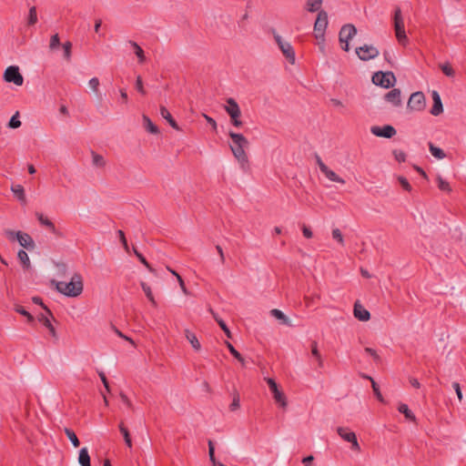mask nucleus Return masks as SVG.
I'll return each mask as SVG.
<instances>
[{
    "mask_svg": "<svg viewBox=\"0 0 466 466\" xmlns=\"http://www.w3.org/2000/svg\"><path fill=\"white\" fill-rule=\"evenodd\" d=\"M228 136L232 140L231 151L240 163L241 167L245 169L248 165V156L245 152V148L248 146V141L242 134L229 131Z\"/></svg>",
    "mask_w": 466,
    "mask_h": 466,
    "instance_id": "1",
    "label": "nucleus"
},
{
    "mask_svg": "<svg viewBox=\"0 0 466 466\" xmlns=\"http://www.w3.org/2000/svg\"><path fill=\"white\" fill-rule=\"evenodd\" d=\"M56 289L67 297H77L83 292L82 277L79 274H75L69 282L58 281Z\"/></svg>",
    "mask_w": 466,
    "mask_h": 466,
    "instance_id": "2",
    "label": "nucleus"
},
{
    "mask_svg": "<svg viewBox=\"0 0 466 466\" xmlns=\"http://www.w3.org/2000/svg\"><path fill=\"white\" fill-rule=\"evenodd\" d=\"M393 25L398 42L402 46H406L408 43V37L405 32L404 19L400 7H397L394 11Z\"/></svg>",
    "mask_w": 466,
    "mask_h": 466,
    "instance_id": "3",
    "label": "nucleus"
},
{
    "mask_svg": "<svg viewBox=\"0 0 466 466\" xmlns=\"http://www.w3.org/2000/svg\"><path fill=\"white\" fill-rule=\"evenodd\" d=\"M372 83L384 88L391 87L396 83V77L390 71L388 72H376L372 76Z\"/></svg>",
    "mask_w": 466,
    "mask_h": 466,
    "instance_id": "4",
    "label": "nucleus"
},
{
    "mask_svg": "<svg viewBox=\"0 0 466 466\" xmlns=\"http://www.w3.org/2000/svg\"><path fill=\"white\" fill-rule=\"evenodd\" d=\"M225 110L230 116V120L233 126L240 127L243 125L242 121L239 119L241 116L239 106L234 98L229 97L227 99Z\"/></svg>",
    "mask_w": 466,
    "mask_h": 466,
    "instance_id": "5",
    "label": "nucleus"
},
{
    "mask_svg": "<svg viewBox=\"0 0 466 466\" xmlns=\"http://www.w3.org/2000/svg\"><path fill=\"white\" fill-rule=\"evenodd\" d=\"M3 78L5 82L13 83L18 86H21L24 83V77L17 66H8L4 72Z\"/></svg>",
    "mask_w": 466,
    "mask_h": 466,
    "instance_id": "6",
    "label": "nucleus"
},
{
    "mask_svg": "<svg viewBox=\"0 0 466 466\" xmlns=\"http://www.w3.org/2000/svg\"><path fill=\"white\" fill-rule=\"evenodd\" d=\"M328 26V14L325 11H319L314 24V34L317 39L324 40V34Z\"/></svg>",
    "mask_w": 466,
    "mask_h": 466,
    "instance_id": "7",
    "label": "nucleus"
},
{
    "mask_svg": "<svg viewBox=\"0 0 466 466\" xmlns=\"http://www.w3.org/2000/svg\"><path fill=\"white\" fill-rule=\"evenodd\" d=\"M357 29L351 24H347L343 25L339 31V41L341 43H345V46H342V49L346 52L350 50L349 41L356 35Z\"/></svg>",
    "mask_w": 466,
    "mask_h": 466,
    "instance_id": "8",
    "label": "nucleus"
},
{
    "mask_svg": "<svg viewBox=\"0 0 466 466\" xmlns=\"http://www.w3.org/2000/svg\"><path fill=\"white\" fill-rule=\"evenodd\" d=\"M275 40L281 50L284 56L288 59V61L291 64H295V51L292 47V46L289 42H285L282 40L281 36L279 35H275Z\"/></svg>",
    "mask_w": 466,
    "mask_h": 466,
    "instance_id": "9",
    "label": "nucleus"
},
{
    "mask_svg": "<svg viewBox=\"0 0 466 466\" xmlns=\"http://www.w3.org/2000/svg\"><path fill=\"white\" fill-rule=\"evenodd\" d=\"M356 54L360 60L368 61L377 57L380 52L378 48L373 46L364 45L356 48Z\"/></svg>",
    "mask_w": 466,
    "mask_h": 466,
    "instance_id": "10",
    "label": "nucleus"
},
{
    "mask_svg": "<svg viewBox=\"0 0 466 466\" xmlns=\"http://www.w3.org/2000/svg\"><path fill=\"white\" fill-rule=\"evenodd\" d=\"M426 100L422 92H415L411 94L409 101L408 107L414 111H422L425 108Z\"/></svg>",
    "mask_w": 466,
    "mask_h": 466,
    "instance_id": "11",
    "label": "nucleus"
},
{
    "mask_svg": "<svg viewBox=\"0 0 466 466\" xmlns=\"http://www.w3.org/2000/svg\"><path fill=\"white\" fill-rule=\"evenodd\" d=\"M370 132L376 137L385 138H391L397 133L396 129L390 125H385L383 127L373 126L370 127Z\"/></svg>",
    "mask_w": 466,
    "mask_h": 466,
    "instance_id": "12",
    "label": "nucleus"
},
{
    "mask_svg": "<svg viewBox=\"0 0 466 466\" xmlns=\"http://www.w3.org/2000/svg\"><path fill=\"white\" fill-rule=\"evenodd\" d=\"M337 432L345 441L350 442L352 444V450L360 451V445L356 434L353 431H350L348 428L339 427L337 429Z\"/></svg>",
    "mask_w": 466,
    "mask_h": 466,
    "instance_id": "13",
    "label": "nucleus"
},
{
    "mask_svg": "<svg viewBox=\"0 0 466 466\" xmlns=\"http://www.w3.org/2000/svg\"><path fill=\"white\" fill-rule=\"evenodd\" d=\"M267 383L268 385L269 390H271V392L273 394V398H274L275 401L277 403H279L281 407H283V408L286 407L287 406L286 397L283 394V392L279 390L276 381L273 379L268 378V379H267Z\"/></svg>",
    "mask_w": 466,
    "mask_h": 466,
    "instance_id": "14",
    "label": "nucleus"
},
{
    "mask_svg": "<svg viewBox=\"0 0 466 466\" xmlns=\"http://www.w3.org/2000/svg\"><path fill=\"white\" fill-rule=\"evenodd\" d=\"M35 216L40 225L45 227L50 233L54 234L56 238H64L63 233L56 228L55 224L47 217L42 213H36Z\"/></svg>",
    "mask_w": 466,
    "mask_h": 466,
    "instance_id": "15",
    "label": "nucleus"
},
{
    "mask_svg": "<svg viewBox=\"0 0 466 466\" xmlns=\"http://www.w3.org/2000/svg\"><path fill=\"white\" fill-rule=\"evenodd\" d=\"M16 235H17L16 240L18 241L20 246H22L23 248L29 249V250L35 248V241L29 234H27L25 232L18 231V234H16Z\"/></svg>",
    "mask_w": 466,
    "mask_h": 466,
    "instance_id": "16",
    "label": "nucleus"
},
{
    "mask_svg": "<svg viewBox=\"0 0 466 466\" xmlns=\"http://www.w3.org/2000/svg\"><path fill=\"white\" fill-rule=\"evenodd\" d=\"M384 98L394 106H400L401 105V92L398 88H393L388 92Z\"/></svg>",
    "mask_w": 466,
    "mask_h": 466,
    "instance_id": "17",
    "label": "nucleus"
},
{
    "mask_svg": "<svg viewBox=\"0 0 466 466\" xmlns=\"http://www.w3.org/2000/svg\"><path fill=\"white\" fill-rule=\"evenodd\" d=\"M431 96L433 100V106L431 109V114L433 116H439L443 111L442 102L438 91L433 90L431 92Z\"/></svg>",
    "mask_w": 466,
    "mask_h": 466,
    "instance_id": "18",
    "label": "nucleus"
},
{
    "mask_svg": "<svg viewBox=\"0 0 466 466\" xmlns=\"http://www.w3.org/2000/svg\"><path fill=\"white\" fill-rule=\"evenodd\" d=\"M49 317H52V314L48 313H41L38 315V321L41 322L46 329H48L50 335L54 338L56 337V332L55 327L52 325Z\"/></svg>",
    "mask_w": 466,
    "mask_h": 466,
    "instance_id": "19",
    "label": "nucleus"
},
{
    "mask_svg": "<svg viewBox=\"0 0 466 466\" xmlns=\"http://www.w3.org/2000/svg\"><path fill=\"white\" fill-rule=\"evenodd\" d=\"M354 316L360 321H367L370 318V312L358 303L354 305Z\"/></svg>",
    "mask_w": 466,
    "mask_h": 466,
    "instance_id": "20",
    "label": "nucleus"
},
{
    "mask_svg": "<svg viewBox=\"0 0 466 466\" xmlns=\"http://www.w3.org/2000/svg\"><path fill=\"white\" fill-rule=\"evenodd\" d=\"M11 191L14 193L15 197L21 202V204H26V198L25 194V189L22 185L16 184L11 187Z\"/></svg>",
    "mask_w": 466,
    "mask_h": 466,
    "instance_id": "21",
    "label": "nucleus"
},
{
    "mask_svg": "<svg viewBox=\"0 0 466 466\" xmlns=\"http://www.w3.org/2000/svg\"><path fill=\"white\" fill-rule=\"evenodd\" d=\"M159 110L161 116L165 118L174 129L180 130V127H178L177 123L164 106H161Z\"/></svg>",
    "mask_w": 466,
    "mask_h": 466,
    "instance_id": "22",
    "label": "nucleus"
},
{
    "mask_svg": "<svg viewBox=\"0 0 466 466\" xmlns=\"http://www.w3.org/2000/svg\"><path fill=\"white\" fill-rule=\"evenodd\" d=\"M323 0H307L305 9L309 13L319 12L321 10Z\"/></svg>",
    "mask_w": 466,
    "mask_h": 466,
    "instance_id": "23",
    "label": "nucleus"
},
{
    "mask_svg": "<svg viewBox=\"0 0 466 466\" xmlns=\"http://www.w3.org/2000/svg\"><path fill=\"white\" fill-rule=\"evenodd\" d=\"M185 336H186V339L188 340V342L190 343V345L192 346V348L195 350H197V351L200 350L201 345H200L195 333L191 332L189 329H186Z\"/></svg>",
    "mask_w": 466,
    "mask_h": 466,
    "instance_id": "24",
    "label": "nucleus"
},
{
    "mask_svg": "<svg viewBox=\"0 0 466 466\" xmlns=\"http://www.w3.org/2000/svg\"><path fill=\"white\" fill-rule=\"evenodd\" d=\"M329 180L332 182H337L340 184H345V180L339 177L333 170L329 169L328 167L324 168L321 172Z\"/></svg>",
    "mask_w": 466,
    "mask_h": 466,
    "instance_id": "25",
    "label": "nucleus"
},
{
    "mask_svg": "<svg viewBox=\"0 0 466 466\" xmlns=\"http://www.w3.org/2000/svg\"><path fill=\"white\" fill-rule=\"evenodd\" d=\"M78 462L81 466H91L87 448L84 447L79 451Z\"/></svg>",
    "mask_w": 466,
    "mask_h": 466,
    "instance_id": "26",
    "label": "nucleus"
},
{
    "mask_svg": "<svg viewBox=\"0 0 466 466\" xmlns=\"http://www.w3.org/2000/svg\"><path fill=\"white\" fill-rule=\"evenodd\" d=\"M128 44L133 47L135 55L138 58V62L143 64L146 61L144 50L134 41H129Z\"/></svg>",
    "mask_w": 466,
    "mask_h": 466,
    "instance_id": "27",
    "label": "nucleus"
},
{
    "mask_svg": "<svg viewBox=\"0 0 466 466\" xmlns=\"http://www.w3.org/2000/svg\"><path fill=\"white\" fill-rule=\"evenodd\" d=\"M143 123H144V127L147 132H149L151 134H158L159 133L157 127L146 115L143 116Z\"/></svg>",
    "mask_w": 466,
    "mask_h": 466,
    "instance_id": "28",
    "label": "nucleus"
},
{
    "mask_svg": "<svg viewBox=\"0 0 466 466\" xmlns=\"http://www.w3.org/2000/svg\"><path fill=\"white\" fill-rule=\"evenodd\" d=\"M398 410L402 413L405 418L410 421H415L416 417L413 412L409 409L407 404L401 403L398 407Z\"/></svg>",
    "mask_w": 466,
    "mask_h": 466,
    "instance_id": "29",
    "label": "nucleus"
},
{
    "mask_svg": "<svg viewBox=\"0 0 466 466\" xmlns=\"http://www.w3.org/2000/svg\"><path fill=\"white\" fill-rule=\"evenodd\" d=\"M17 258L25 269H28L31 267L29 257L24 249L18 251Z\"/></svg>",
    "mask_w": 466,
    "mask_h": 466,
    "instance_id": "30",
    "label": "nucleus"
},
{
    "mask_svg": "<svg viewBox=\"0 0 466 466\" xmlns=\"http://www.w3.org/2000/svg\"><path fill=\"white\" fill-rule=\"evenodd\" d=\"M92 156V164L96 167H104L106 166V160L102 155L96 153L95 151L91 152Z\"/></svg>",
    "mask_w": 466,
    "mask_h": 466,
    "instance_id": "31",
    "label": "nucleus"
},
{
    "mask_svg": "<svg viewBox=\"0 0 466 466\" xmlns=\"http://www.w3.org/2000/svg\"><path fill=\"white\" fill-rule=\"evenodd\" d=\"M270 315L281 320L283 324L290 326L288 317L281 310L278 309H271Z\"/></svg>",
    "mask_w": 466,
    "mask_h": 466,
    "instance_id": "32",
    "label": "nucleus"
},
{
    "mask_svg": "<svg viewBox=\"0 0 466 466\" xmlns=\"http://www.w3.org/2000/svg\"><path fill=\"white\" fill-rule=\"evenodd\" d=\"M141 288L143 289V291L145 292V295L147 296V298L148 299V300L151 302V304L156 307L157 306V301L153 296V293H152V290H151V288L145 282H141Z\"/></svg>",
    "mask_w": 466,
    "mask_h": 466,
    "instance_id": "33",
    "label": "nucleus"
},
{
    "mask_svg": "<svg viewBox=\"0 0 466 466\" xmlns=\"http://www.w3.org/2000/svg\"><path fill=\"white\" fill-rule=\"evenodd\" d=\"M65 433L75 448L79 447L80 441L76 433L68 428H65Z\"/></svg>",
    "mask_w": 466,
    "mask_h": 466,
    "instance_id": "34",
    "label": "nucleus"
},
{
    "mask_svg": "<svg viewBox=\"0 0 466 466\" xmlns=\"http://www.w3.org/2000/svg\"><path fill=\"white\" fill-rule=\"evenodd\" d=\"M429 149L434 157L438 159H442L445 157V153L443 152V150L440 147H435L432 143L429 144Z\"/></svg>",
    "mask_w": 466,
    "mask_h": 466,
    "instance_id": "35",
    "label": "nucleus"
},
{
    "mask_svg": "<svg viewBox=\"0 0 466 466\" xmlns=\"http://www.w3.org/2000/svg\"><path fill=\"white\" fill-rule=\"evenodd\" d=\"M119 430H120V432L122 433V435L124 437L125 443L127 444V446L128 448H132V441H131V437H130L129 431L124 426V424L122 422L119 424Z\"/></svg>",
    "mask_w": 466,
    "mask_h": 466,
    "instance_id": "36",
    "label": "nucleus"
},
{
    "mask_svg": "<svg viewBox=\"0 0 466 466\" xmlns=\"http://www.w3.org/2000/svg\"><path fill=\"white\" fill-rule=\"evenodd\" d=\"M227 348L228 349L229 352L242 364V366H245V360L241 354L233 347V345L226 341Z\"/></svg>",
    "mask_w": 466,
    "mask_h": 466,
    "instance_id": "37",
    "label": "nucleus"
},
{
    "mask_svg": "<svg viewBox=\"0 0 466 466\" xmlns=\"http://www.w3.org/2000/svg\"><path fill=\"white\" fill-rule=\"evenodd\" d=\"M63 56L66 61L71 60L72 56V43L70 41H66L63 44Z\"/></svg>",
    "mask_w": 466,
    "mask_h": 466,
    "instance_id": "38",
    "label": "nucleus"
},
{
    "mask_svg": "<svg viewBox=\"0 0 466 466\" xmlns=\"http://www.w3.org/2000/svg\"><path fill=\"white\" fill-rule=\"evenodd\" d=\"M438 187L441 191L451 192V187L448 181L444 180L441 176L437 177Z\"/></svg>",
    "mask_w": 466,
    "mask_h": 466,
    "instance_id": "39",
    "label": "nucleus"
},
{
    "mask_svg": "<svg viewBox=\"0 0 466 466\" xmlns=\"http://www.w3.org/2000/svg\"><path fill=\"white\" fill-rule=\"evenodd\" d=\"M440 68L442 73L449 77H453L455 75L453 68L449 63L441 64Z\"/></svg>",
    "mask_w": 466,
    "mask_h": 466,
    "instance_id": "40",
    "label": "nucleus"
},
{
    "mask_svg": "<svg viewBox=\"0 0 466 466\" xmlns=\"http://www.w3.org/2000/svg\"><path fill=\"white\" fill-rule=\"evenodd\" d=\"M15 309L17 313L25 317L28 322L34 321V317L24 307L17 305Z\"/></svg>",
    "mask_w": 466,
    "mask_h": 466,
    "instance_id": "41",
    "label": "nucleus"
},
{
    "mask_svg": "<svg viewBox=\"0 0 466 466\" xmlns=\"http://www.w3.org/2000/svg\"><path fill=\"white\" fill-rule=\"evenodd\" d=\"M36 22H37L36 8L35 6H32L29 9L28 25H35Z\"/></svg>",
    "mask_w": 466,
    "mask_h": 466,
    "instance_id": "42",
    "label": "nucleus"
},
{
    "mask_svg": "<svg viewBox=\"0 0 466 466\" xmlns=\"http://www.w3.org/2000/svg\"><path fill=\"white\" fill-rule=\"evenodd\" d=\"M116 234L119 238V240L121 241L122 245H123V248L124 249L127 251V252H129V247H128V244H127V238H126V236H125V233L123 230L121 229H118L116 231Z\"/></svg>",
    "mask_w": 466,
    "mask_h": 466,
    "instance_id": "43",
    "label": "nucleus"
},
{
    "mask_svg": "<svg viewBox=\"0 0 466 466\" xmlns=\"http://www.w3.org/2000/svg\"><path fill=\"white\" fill-rule=\"evenodd\" d=\"M363 378L368 379V380H370L371 381L373 391L375 392L377 398L380 401H382L383 398H382V396H381V394L380 392V390H379V387H378L377 383L373 380V379L371 377H370V376H367V375H363Z\"/></svg>",
    "mask_w": 466,
    "mask_h": 466,
    "instance_id": "44",
    "label": "nucleus"
},
{
    "mask_svg": "<svg viewBox=\"0 0 466 466\" xmlns=\"http://www.w3.org/2000/svg\"><path fill=\"white\" fill-rule=\"evenodd\" d=\"M395 159L399 162V163H402V162H405L406 160V154L402 151V150H400V149H394L393 152H392Z\"/></svg>",
    "mask_w": 466,
    "mask_h": 466,
    "instance_id": "45",
    "label": "nucleus"
},
{
    "mask_svg": "<svg viewBox=\"0 0 466 466\" xmlns=\"http://www.w3.org/2000/svg\"><path fill=\"white\" fill-rule=\"evenodd\" d=\"M19 113L16 112L10 119L9 121V127L11 128H17L21 126V121L18 119Z\"/></svg>",
    "mask_w": 466,
    "mask_h": 466,
    "instance_id": "46",
    "label": "nucleus"
},
{
    "mask_svg": "<svg viewBox=\"0 0 466 466\" xmlns=\"http://www.w3.org/2000/svg\"><path fill=\"white\" fill-rule=\"evenodd\" d=\"M332 238L337 240L341 246L344 245L343 236L339 228H334L332 230Z\"/></svg>",
    "mask_w": 466,
    "mask_h": 466,
    "instance_id": "47",
    "label": "nucleus"
},
{
    "mask_svg": "<svg viewBox=\"0 0 466 466\" xmlns=\"http://www.w3.org/2000/svg\"><path fill=\"white\" fill-rule=\"evenodd\" d=\"M60 45V39L58 34H55L51 36L49 47L50 49H56Z\"/></svg>",
    "mask_w": 466,
    "mask_h": 466,
    "instance_id": "48",
    "label": "nucleus"
},
{
    "mask_svg": "<svg viewBox=\"0 0 466 466\" xmlns=\"http://www.w3.org/2000/svg\"><path fill=\"white\" fill-rule=\"evenodd\" d=\"M133 251L135 253V255L137 257V258L139 259V261L145 265L149 270H151V267L149 265V263L147 261V259L145 258V257L139 253L136 248H133Z\"/></svg>",
    "mask_w": 466,
    "mask_h": 466,
    "instance_id": "49",
    "label": "nucleus"
},
{
    "mask_svg": "<svg viewBox=\"0 0 466 466\" xmlns=\"http://www.w3.org/2000/svg\"><path fill=\"white\" fill-rule=\"evenodd\" d=\"M99 84V79L97 77H92L88 82L90 88L96 93L98 91Z\"/></svg>",
    "mask_w": 466,
    "mask_h": 466,
    "instance_id": "50",
    "label": "nucleus"
},
{
    "mask_svg": "<svg viewBox=\"0 0 466 466\" xmlns=\"http://www.w3.org/2000/svg\"><path fill=\"white\" fill-rule=\"evenodd\" d=\"M4 234L10 241H14V240L17 239L16 234H18V231H14L11 229H5Z\"/></svg>",
    "mask_w": 466,
    "mask_h": 466,
    "instance_id": "51",
    "label": "nucleus"
},
{
    "mask_svg": "<svg viewBox=\"0 0 466 466\" xmlns=\"http://www.w3.org/2000/svg\"><path fill=\"white\" fill-rule=\"evenodd\" d=\"M136 88L137 90V92H139L141 95H145L146 94V90L143 86V81H142V78L140 76H138L137 77V80H136Z\"/></svg>",
    "mask_w": 466,
    "mask_h": 466,
    "instance_id": "52",
    "label": "nucleus"
},
{
    "mask_svg": "<svg viewBox=\"0 0 466 466\" xmlns=\"http://www.w3.org/2000/svg\"><path fill=\"white\" fill-rule=\"evenodd\" d=\"M398 179H399L400 184L403 187V189H405L407 191H410L411 190V186L409 183V181L407 180V178H405L404 177H399Z\"/></svg>",
    "mask_w": 466,
    "mask_h": 466,
    "instance_id": "53",
    "label": "nucleus"
},
{
    "mask_svg": "<svg viewBox=\"0 0 466 466\" xmlns=\"http://www.w3.org/2000/svg\"><path fill=\"white\" fill-rule=\"evenodd\" d=\"M218 325L222 329V330L225 332L226 336L228 338H231V332L223 319H219Z\"/></svg>",
    "mask_w": 466,
    "mask_h": 466,
    "instance_id": "54",
    "label": "nucleus"
},
{
    "mask_svg": "<svg viewBox=\"0 0 466 466\" xmlns=\"http://www.w3.org/2000/svg\"><path fill=\"white\" fill-rule=\"evenodd\" d=\"M240 406V400H239V397L238 396H235L233 398V400L229 406L230 408V410L234 411L236 410H238Z\"/></svg>",
    "mask_w": 466,
    "mask_h": 466,
    "instance_id": "55",
    "label": "nucleus"
},
{
    "mask_svg": "<svg viewBox=\"0 0 466 466\" xmlns=\"http://www.w3.org/2000/svg\"><path fill=\"white\" fill-rule=\"evenodd\" d=\"M452 388L454 389L459 400L461 401L462 400V392H461V390L460 383L459 382H453L452 383Z\"/></svg>",
    "mask_w": 466,
    "mask_h": 466,
    "instance_id": "56",
    "label": "nucleus"
},
{
    "mask_svg": "<svg viewBox=\"0 0 466 466\" xmlns=\"http://www.w3.org/2000/svg\"><path fill=\"white\" fill-rule=\"evenodd\" d=\"M311 354L312 356H314L316 359H319L320 356V353L318 350V344L316 341H313L311 343Z\"/></svg>",
    "mask_w": 466,
    "mask_h": 466,
    "instance_id": "57",
    "label": "nucleus"
},
{
    "mask_svg": "<svg viewBox=\"0 0 466 466\" xmlns=\"http://www.w3.org/2000/svg\"><path fill=\"white\" fill-rule=\"evenodd\" d=\"M177 281L179 283V286H180V289H181L182 292L185 295H188L189 292H188L187 289L186 288V285H185V282H184L183 279L180 277V275H177Z\"/></svg>",
    "mask_w": 466,
    "mask_h": 466,
    "instance_id": "58",
    "label": "nucleus"
},
{
    "mask_svg": "<svg viewBox=\"0 0 466 466\" xmlns=\"http://www.w3.org/2000/svg\"><path fill=\"white\" fill-rule=\"evenodd\" d=\"M365 351L370 354L375 361L379 362L380 360V356L377 354V352L371 349V348H365Z\"/></svg>",
    "mask_w": 466,
    "mask_h": 466,
    "instance_id": "59",
    "label": "nucleus"
},
{
    "mask_svg": "<svg viewBox=\"0 0 466 466\" xmlns=\"http://www.w3.org/2000/svg\"><path fill=\"white\" fill-rule=\"evenodd\" d=\"M208 455L211 461H215V448L211 441H208Z\"/></svg>",
    "mask_w": 466,
    "mask_h": 466,
    "instance_id": "60",
    "label": "nucleus"
},
{
    "mask_svg": "<svg viewBox=\"0 0 466 466\" xmlns=\"http://www.w3.org/2000/svg\"><path fill=\"white\" fill-rule=\"evenodd\" d=\"M203 116L206 119V121L212 127V129L217 130V122L215 121V119L206 114H203Z\"/></svg>",
    "mask_w": 466,
    "mask_h": 466,
    "instance_id": "61",
    "label": "nucleus"
},
{
    "mask_svg": "<svg viewBox=\"0 0 466 466\" xmlns=\"http://www.w3.org/2000/svg\"><path fill=\"white\" fill-rule=\"evenodd\" d=\"M32 300H33V302H34L35 304L41 305V306L45 309L46 312V313H48L49 315H51V311H50V310H49L46 306H44V304H43V301H42V299H41V298H39V297H34V298L32 299Z\"/></svg>",
    "mask_w": 466,
    "mask_h": 466,
    "instance_id": "62",
    "label": "nucleus"
},
{
    "mask_svg": "<svg viewBox=\"0 0 466 466\" xmlns=\"http://www.w3.org/2000/svg\"><path fill=\"white\" fill-rule=\"evenodd\" d=\"M302 233H303V236L307 238H312V235H313L311 229L305 225H303V227H302Z\"/></svg>",
    "mask_w": 466,
    "mask_h": 466,
    "instance_id": "63",
    "label": "nucleus"
},
{
    "mask_svg": "<svg viewBox=\"0 0 466 466\" xmlns=\"http://www.w3.org/2000/svg\"><path fill=\"white\" fill-rule=\"evenodd\" d=\"M120 399L123 401V403L127 405V407L132 408V403L125 393H120Z\"/></svg>",
    "mask_w": 466,
    "mask_h": 466,
    "instance_id": "64",
    "label": "nucleus"
}]
</instances>
